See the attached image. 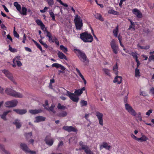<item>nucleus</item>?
<instances>
[{
    "label": "nucleus",
    "instance_id": "obj_51",
    "mask_svg": "<svg viewBox=\"0 0 154 154\" xmlns=\"http://www.w3.org/2000/svg\"><path fill=\"white\" fill-rule=\"evenodd\" d=\"M152 112V109H149L147 112L146 113V114L149 116L150 114Z\"/></svg>",
    "mask_w": 154,
    "mask_h": 154
},
{
    "label": "nucleus",
    "instance_id": "obj_32",
    "mask_svg": "<svg viewBox=\"0 0 154 154\" xmlns=\"http://www.w3.org/2000/svg\"><path fill=\"white\" fill-rule=\"evenodd\" d=\"M103 71L104 72V73L108 76H110V70L106 68L103 69Z\"/></svg>",
    "mask_w": 154,
    "mask_h": 154
},
{
    "label": "nucleus",
    "instance_id": "obj_52",
    "mask_svg": "<svg viewBox=\"0 0 154 154\" xmlns=\"http://www.w3.org/2000/svg\"><path fill=\"white\" fill-rule=\"evenodd\" d=\"M15 63H16L17 65L19 67L21 66L22 65V63L19 60H16Z\"/></svg>",
    "mask_w": 154,
    "mask_h": 154
},
{
    "label": "nucleus",
    "instance_id": "obj_20",
    "mask_svg": "<svg viewBox=\"0 0 154 154\" xmlns=\"http://www.w3.org/2000/svg\"><path fill=\"white\" fill-rule=\"evenodd\" d=\"M122 81V77L117 75L115 77L114 79L113 80V82L114 83L117 82L118 84H120L121 83Z\"/></svg>",
    "mask_w": 154,
    "mask_h": 154
},
{
    "label": "nucleus",
    "instance_id": "obj_6",
    "mask_svg": "<svg viewBox=\"0 0 154 154\" xmlns=\"http://www.w3.org/2000/svg\"><path fill=\"white\" fill-rule=\"evenodd\" d=\"M79 145L81 148L79 149H76V150H81L82 149L84 150L85 152L87 154H94L93 152L90 150L88 146L87 145H85L81 141L79 143Z\"/></svg>",
    "mask_w": 154,
    "mask_h": 154
},
{
    "label": "nucleus",
    "instance_id": "obj_4",
    "mask_svg": "<svg viewBox=\"0 0 154 154\" xmlns=\"http://www.w3.org/2000/svg\"><path fill=\"white\" fill-rule=\"evenodd\" d=\"M5 92L7 94L16 98H22L23 97V95L21 93L17 92L10 88H7Z\"/></svg>",
    "mask_w": 154,
    "mask_h": 154
},
{
    "label": "nucleus",
    "instance_id": "obj_10",
    "mask_svg": "<svg viewBox=\"0 0 154 154\" xmlns=\"http://www.w3.org/2000/svg\"><path fill=\"white\" fill-rule=\"evenodd\" d=\"M18 101L16 100H13L11 101H7L5 103V106L10 108L16 106L17 103Z\"/></svg>",
    "mask_w": 154,
    "mask_h": 154
},
{
    "label": "nucleus",
    "instance_id": "obj_57",
    "mask_svg": "<svg viewBox=\"0 0 154 154\" xmlns=\"http://www.w3.org/2000/svg\"><path fill=\"white\" fill-rule=\"evenodd\" d=\"M131 29H133L134 30H135V26H132L130 25L129 28H128V30H130Z\"/></svg>",
    "mask_w": 154,
    "mask_h": 154
},
{
    "label": "nucleus",
    "instance_id": "obj_45",
    "mask_svg": "<svg viewBox=\"0 0 154 154\" xmlns=\"http://www.w3.org/2000/svg\"><path fill=\"white\" fill-rule=\"evenodd\" d=\"M59 115L60 116L64 117L67 115V113L65 111H63L62 112L60 113Z\"/></svg>",
    "mask_w": 154,
    "mask_h": 154
},
{
    "label": "nucleus",
    "instance_id": "obj_7",
    "mask_svg": "<svg viewBox=\"0 0 154 154\" xmlns=\"http://www.w3.org/2000/svg\"><path fill=\"white\" fill-rule=\"evenodd\" d=\"M14 5L21 14L24 15H25L26 14L27 9L26 8L22 7L21 10L20 5L17 2H15Z\"/></svg>",
    "mask_w": 154,
    "mask_h": 154
},
{
    "label": "nucleus",
    "instance_id": "obj_36",
    "mask_svg": "<svg viewBox=\"0 0 154 154\" xmlns=\"http://www.w3.org/2000/svg\"><path fill=\"white\" fill-rule=\"evenodd\" d=\"M130 55L133 56L134 58L135 59V60L138 59V54L136 53L132 52L131 53H129Z\"/></svg>",
    "mask_w": 154,
    "mask_h": 154
},
{
    "label": "nucleus",
    "instance_id": "obj_43",
    "mask_svg": "<svg viewBox=\"0 0 154 154\" xmlns=\"http://www.w3.org/2000/svg\"><path fill=\"white\" fill-rule=\"evenodd\" d=\"M54 41L57 45H59V42L57 38L54 36Z\"/></svg>",
    "mask_w": 154,
    "mask_h": 154
},
{
    "label": "nucleus",
    "instance_id": "obj_60",
    "mask_svg": "<svg viewBox=\"0 0 154 154\" xmlns=\"http://www.w3.org/2000/svg\"><path fill=\"white\" fill-rule=\"evenodd\" d=\"M128 96H127L125 97V98L124 99V103H127L128 101Z\"/></svg>",
    "mask_w": 154,
    "mask_h": 154
},
{
    "label": "nucleus",
    "instance_id": "obj_9",
    "mask_svg": "<svg viewBox=\"0 0 154 154\" xmlns=\"http://www.w3.org/2000/svg\"><path fill=\"white\" fill-rule=\"evenodd\" d=\"M110 46L112 50L113 53L117 54L119 51V47L115 43V41L114 39L112 40L110 42Z\"/></svg>",
    "mask_w": 154,
    "mask_h": 154
},
{
    "label": "nucleus",
    "instance_id": "obj_18",
    "mask_svg": "<svg viewBox=\"0 0 154 154\" xmlns=\"http://www.w3.org/2000/svg\"><path fill=\"white\" fill-rule=\"evenodd\" d=\"M52 67H55L57 68H60L62 71H64L65 69V68L63 66L58 63H55L53 64L52 65Z\"/></svg>",
    "mask_w": 154,
    "mask_h": 154
},
{
    "label": "nucleus",
    "instance_id": "obj_63",
    "mask_svg": "<svg viewBox=\"0 0 154 154\" xmlns=\"http://www.w3.org/2000/svg\"><path fill=\"white\" fill-rule=\"evenodd\" d=\"M34 141V140L33 139H31L29 141L28 143L29 144H32L33 145Z\"/></svg>",
    "mask_w": 154,
    "mask_h": 154
},
{
    "label": "nucleus",
    "instance_id": "obj_46",
    "mask_svg": "<svg viewBox=\"0 0 154 154\" xmlns=\"http://www.w3.org/2000/svg\"><path fill=\"white\" fill-rule=\"evenodd\" d=\"M9 50L11 52H15L17 51V50L15 48H13L10 45L9 46Z\"/></svg>",
    "mask_w": 154,
    "mask_h": 154
},
{
    "label": "nucleus",
    "instance_id": "obj_50",
    "mask_svg": "<svg viewBox=\"0 0 154 154\" xmlns=\"http://www.w3.org/2000/svg\"><path fill=\"white\" fill-rule=\"evenodd\" d=\"M148 60L149 62H151L152 60H154V55H152L150 56L148 59Z\"/></svg>",
    "mask_w": 154,
    "mask_h": 154
},
{
    "label": "nucleus",
    "instance_id": "obj_27",
    "mask_svg": "<svg viewBox=\"0 0 154 154\" xmlns=\"http://www.w3.org/2000/svg\"><path fill=\"white\" fill-rule=\"evenodd\" d=\"M113 72H114L115 74L116 75H118V66L117 65V63H116V64L113 67Z\"/></svg>",
    "mask_w": 154,
    "mask_h": 154
},
{
    "label": "nucleus",
    "instance_id": "obj_5",
    "mask_svg": "<svg viewBox=\"0 0 154 154\" xmlns=\"http://www.w3.org/2000/svg\"><path fill=\"white\" fill-rule=\"evenodd\" d=\"M76 28L77 30H81L83 26L82 20L78 15H76L74 20Z\"/></svg>",
    "mask_w": 154,
    "mask_h": 154
},
{
    "label": "nucleus",
    "instance_id": "obj_54",
    "mask_svg": "<svg viewBox=\"0 0 154 154\" xmlns=\"http://www.w3.org/2000/svg\"><path fill=\"white\" fill-rule=\"evenodd\" d=\"M45 118L43 116H39V122L45 120Z\"/></svg>",
    "mask_w": 154,
    "mask_h": 154
},
{
    "label": "nucleus",
    "instance_id": "obj_64",
    "mask_svg": "<svg viewBox=\"0 0 154 154\" xmlns=\"http://www.w3.org/2000/svg\"><path fill=\"white\" fill-rule=\"evenodd\" d=\"M7 38L9 39L11 42L12 41V38L11 37V36L9 35H7Z\"/></svg>",
    "mask_w": 154,
    "mask_h": 154
},
{
    "label": "nucleus",
    "instance_id": "obj_38",
    "mask_svg": "<svg viewBox=\"0 0 154 154\" xmlns=\"http://www.w3.org/2000/svg\"><path fill=\"white\" fill-rule=\"evenodd\" d=\"M13 124L16 125H21L22 124L20 122V120L16 119L15 120Z\"/></svg>",
    "mask_w": 154,
    "mask_h": 154
},
{
    "label": "nucleus",
    "instance_id": "obj_8",
    "mask_svg": "<svg viewBox=\"0 0 154 154\" xmlns=\"http://www.w3.org/2000/svg\"><path fill=\"white\" fill-rule=\"evenodd\" d=\"M20 148L26 153H29L31 154L35 153V151L31 150L28 148L26 144L24 143H21L20 145Z\"/></svg>",
    "mask_w": 154,
    "mask_h": 154
},
{
    "label": "nucleus",
    "instance_id": "obj_1",
    "mask_svg": "<svg viewBox=\"0 0 154 154\" xmlns=\"http://www.w3.org/2000/svg\"><path fill=\"white\" fill-rule=\"evenodd\" d=\"M85 90V87H83L81 89H75L74 93H72L67 90V93L66 94V95L68 96L72 101L77 103L79 100V98L78 96L82 94L83 93V91Z\"/></svg>",
    "mask_w": 154,
    "mask_h": 154
},
{
    "label": "nucleus",
    "instance_id": "obj_14",
    "mask_svg": "<svg viewBox=\"0 0 154 154\" xmlns=\"http://www.w3.org/2000/svg\"><path fill=\"white\" fill-rule=\"evenodd\" d=\"M132 12L138 18H140L142 17V13L137 8H134L132 11Z\"/></svg>",
    "mask_w": 154,
    "mask_h": 154
},
{
    "label": "nucleus",
    "instance_id": "obj_40",
    "mask_svg": "<svg viewBox=\"0 0 154 154\" xmlns=\"http://www.w3.org/2000/svg\"><path fill=\"white\" fill-rule=\"evenodd\" d=\"M139 70L136 68L135 70V76L136 77L140 76Z\"/></svg>",
    "mask_w": 154,
    "mask_h": 154
},
{
    "label": "nucleus",
    "instance_id": "obj_15",
    "mask_svg": "<svg viewBox=\"0 0 154 154\" xmlns=\"http://www.w3.org/2000/svg\"><path fill=\"white\" fill-rule=\"evenodd\" d=\"M63 128L65 130L69 132L72 131L76 132L77 131L76 129L72 126H65L63 127Z\"/></svg>",
    "mask_w": 154,
    "mask_h": 154
},
{
    "label": "nucleus",
    "instance_id": "obj_33",
    "mask_svg": "<svg viewBox=\"0 0 154 154\" xmlns=\"http://www.w3.org/2000/svg\"><path fill=\"white\" fill-rule=\"evenodd\" d=\"M43 106L45 107V109L51 111H52L53 110L54 108V106L53 105H52L49 108H48V107H45V106L44 104H43Z\"/></svg>",
    "mask_w": 154,
    "mask_h": 154
},
{
    "label": "nucleus",
    "instance_id": "obj_11",
    "mask_svg": "<svg viewBox=\"0 0 154 154\" xmlns=\"http://www.w3.org/2000/svg\"><path fill=\"white\" fill-rule=\"evenodd\" d=\"M125 106L126 109L129 113L133 116L135 115L136 112L129 104L128 103H125Z\"/></svg>",
    "mask_w": 154,
    "mask_h": 154
},
{
    "label": "nucleus",
    "instance_id": "obj_17",
    "mask_svg": "<svg viewBox=\"0 0 154 154\" xmlns=\"http://www.w3.org/2000/svg\"><path fill=\"white\" fill-rule=\"evenodd\" d=\"M110 145L109 143L106 142H103L102 144L100 146V148L102 149L104 148L106 149L109 150L110 148Z\"/></svg>",
    "mask_w": 154,
    "mask_h": 154
},
{
    "label": "nucleus",
    "instance_id": "obj_59",
    "mask_svg": "<svg viewBox=\"0 0 154 154\" xmlns=\"http://www.w3.org/2000/svg\"><path fill=\"white\" fill-rule=\"evenodd\" d=\"M75 69H76V70L77 72V73L80 76L81 75H82V74L80 72V70L78 68H76Z\"/></svg>",
    "mask_w": 154,
    "mask_h": 154
},
{
    "label": "nucleus",
    "instance_id": "obj_29",
    "mask_svg": "<svg viewBox=\"0 0 154 154\" xmlns=\"http://www.w3.org/2000/svg\"><path fill=\"white\" fill-rule=\"evenodd\" d=\"M11 112L10 110L8 111L4 112L3 114L1 116V118L4 120H6V116L7 114Z\"/></svg>",
    "mask_w": 154,
    "mask_h": 154
},
{
    "label": "nucleus",
    "instance_id": "obj_13",
    "mask_svg": "<svg viewBox=\"0 0 154 154\" xmlns=\"http://www.w3.org/2000/svg\"><path fill=\"white\" fill-rule=\"evenodd\" d=\"M2 72L5 74V76L7 77L10 80L14 82V78L12 75V74L10 73L8 70L4 69L3 70Z\"/></svg>",
    "mask_w": 154,
    "mask_h": 154
},
{
    "label": "nucleus",
    "instance_id": "obj_23",
    "mask_svg": "<svg viewBox=\"0 0 154 154\" xmlns=\"http://www.w3.org/2000/svg\"><path fill=\"white\" fill-rule=\"evenodd\" d=\"M108 13L109 14L116 15H118L119 14V12L115 11L113 9H110L108 11Z\"/></svg>",
    "mask_w": 154,
    "mask_h": 154
},
{
    "label": "nucleus",
    "instance_id": "obj_34",
    "mask_svg": "<svg viewBox=\"0 0 154 154\" xmlns=\"http://www.w3.org/2000/svg\"><path fill=\"white\" fill-rule=\"evenodd\" d=\"M50 16L52 18V20L54 21H55L56 20L55 18V15L52 10H50L49 12Z\"/></svg>",
    "mask_w": 154,
    "mask_h": 154
},
{
    "label": "nucleus",
    "instance_id": "obj_53",
    "mask_svg": "<svg viewBox=\"0 0 154 154\" xmlns=\"http://www.w3.org/2000/svg\"><path fill=\"white\" fill-rule=\"evenodd\" d=\"M131 135L132 138H133L134 139L138 141L139 138L137 137L133 134H131Z\"/></svg>",
    "mask_w": 154,
    "mask_h": 154
},
{
    "label": "nucleus",
    "instance_id": "obj_2",
    "mask_svg": "<svg viewBox=\"0 0 154 154\" xmlns=\"http://www.w3.org/2000/svg\"><path fill=\"white\" fill-rule=\"evenodd\" d=\"M74 51L80 60L83 63L84 65H88L89 60L85 53L83 51L77 49H74Z\"/></svg>",
    "mask_w": 154,
    "mask_h": 154
},
{
    "label": "nucleus",
    "instance_id": "obj_39",
    "mask_svg": "<svg viewBox=\"0 0 154 154\" xmlns=\"http://www.w3.org/2000/svg\"><path fill=\"white\" fill-rule=\"evenodd\" d=\"M46 2L49 6H52L54 4V0H47Z\"/></svg>",
    "mask_w": 154,
    "mask_h": 154
},
{
    "label": "nucleus",
    "instance_id": "obj_3",
    "mask_svg": "<svg viewBox=\"0 0 154 154\" xmlns=\"http://www.w3.org/2000/svg\"><path fill=\"white\" fill-rule=\"evenodd\" d=\"M80 38L85 42H91L93 40L92 35L90 34H88L87 32L81 34Z\"/></svg>",
    "mask_w": 154,
    "mask_h": 154
},
{
    "label": "nucleus",
    "instance_id": "obj_24",
    "mask_svg": "<svg viewBox=\"0 0 154 154\" xmlns=\"http://www.w3.org/2000/svg\"><path fill=\"white\" fill-rule=\"evenodd\" d=\"M148 140V138L146 136L143 135L141 137L138 139V141L140 142L146 141Z\"/></svg>",
    "mask_w": 154,
    "mask_h": 154
},
{
    "label": "nucleus",
    "instance_id": "obj_49",
    "mask_svg": "<svg viewBox=\"0 0 154 154\" xmlns=\"http://www.w3.org/2000/svg\"><path fill=\"white\" fill-rule=\"evenodd\" d=\"M45 32L46 33L47 36L50 38V36L52 35L51 33L49 32L47 29H46Z\"/></svg>",
    "mask_w": 154,
    "mask_h": 154
},
{
    "label": "nucleus",
    "instance_id": "obj_56",
    "mask_svg": "<svg viewBox=\"0 0 154 154\" xmlns=\"http://www.w3.org/2000/svg\"><path fill=\"white\" fill-rule=\"evenodd\" d=\"M125 0H121L119 4V6L121 8L122 7V4L123 2H125Z\"/></svg>",
    "mask_w": 154,
    "mask_h": 154
},
{
    "label": "nucleus",
    "instance_id": "obj_37",
    "mask_svg": "<svg viewBox=\"0 0 154 154\" xmlns=\"http://www.w3.org/2000/svg\"><path fill=\"white\" fill-rule=\"evenodd\" d=\"M39 42L42 46H44L45 48H48V46L47 44L43 42L42 40H39Z\"/></svg>",
    "mask_w": 154,
    "mask_h": 154
},
{
    "label": "nucleus",
    "instance_id": "obj_55",
    "mask_svg": "<svg viewBox=\"0 0 154 154\" xmlns=\"http://www.w3.org/2000/svg\"><path fill=\"white\" fill-rule=\"evenodd\" d=\"M49 38V42H54V37H53L52 35L50 36V38Z\"/></svg>",
    "mask_w": 154,
    "mask_h": 154
},
{
    "label": "nucleus",
    "instance_id": "obj_47",
    "mask_svg": "<svg viewBox=\"0 0 154 154\" xmlns=\"http://www.w3.org/2000/svg\"><path fill=\"white\" fill-rule=\"evenodd\" d=\"M25 136L27 139L30 138L32 136V134L31 133H29L25 134Z\"/></svg>",
    "mask_w": 154,
    "mask_h": 154
},
{
    "label": "nucleus",
    "instance_id": "obj_48",
    "mask_svg": "<svg viewBox=\"0 0 154 154\" xmlns=\"http://www.w3.org/2000/svg\"><path fill=\"white\" fill-rule=\"evenodd\" d=\"M14 37H16L17 38H19V35L15 30H14Z\"/></svg>",
    "mask_w": 154,
    "mask_h": 154
},
{
    "label": "nucleus",
    "instance_id": "obj_25",
    "mask_svg": "<svg viewBox=\"0 0 154 154\" xmlns=\"http://www.w3.org/2000/svg\"><path fill=\"white\" fill-rule=\"evenodd\" d=\"M39 26L41 27L42 30L44 32H45L46 29H47L45 27V26L43 24L42 21L39 20Z\"/></svg>",
    "mask_w": 154,
    "mask_h": 154
},
{
    "label": "nucleus",
    "instance_id": "obj_19",
    "mask_svg": "<svg viewBox=\"0 0 154 154\" xmlns=\"http://www.w3.org/2000/svg\"><path fill=\"white\" fill-rule=\"evenodd\" d=\"M45 141L46 143L49 146H51L53 143V139H51L49 136L47 137Z\"/></svg>",
    "mask_w": 154,
    "mask_h": 154
},
{
    "label": "nucleus",
    "instance_id": "obj_30",
    "mask_svg": "<svg viewBox=\"0 0 154 154\" xmlns=\"http://www.w3.org/2000/svg\"><path fill=\"white\" fill-rule=\"evenodd\" d=\"M60 49L65 53H66L68 51L67 48L65 47L63 45H60Z\"/></svg>",
    "mask_w": 154,
    "mask_h": 154
},
{
    "label": "nucleus",
    "instance_id": "obj_16",
    "mask_svg": "<svg viewBox=\"0 0 154 154\" xmlns=\"http://www.w3.org/2000/svg\"><path fill=\"white\" fill-rule=\"evenodd\" d=\"M13 111L15 112H16L17 113L19 114V115H23L26 113L27 112V110L26 109H13Z\"/></svg>",
    "mask_w": 154,
    "mask_h": 154
},
{
    "label": "nucleus",
    "instance_id": "obj_62",
    "mask_svg": "<svg viewBox=\"0 0 154 154\" xmlns=\"http://www.w3.org/2000/svg\"><path fill=\"white\" fill-rule=\"evenodd\" d=\"M2 6L3 7L5 10L7 12H9V11L8 10V9L6 7V6L5 5H2Z\"/></svg>",
    "mask_w": 154,
    "mask_h": 154
},
{
    "label": "nucleus",
    "instance_id": "obj_21",
    "mask_svg": "<svg viewBox=\"0 0 154 154\" xmlns=\"http://www.w3.org/2000/svg\"><path fill=\"white\" fill-rule=\"evenodd\" d=\"M58 57L60 59H64L66 60H67L68 59L66 57L62 52L59 51L57 53Z\"/></svg>",
    "mask_w": 154,
    "mask_h": 154
},
{
    "label": "nucleus",
    "instance_id": "obj_31",
    "mask_svg": "<svg viewBox=\"0 0 154 154\" xmlns=\"http://www.w3.org/2000/svg\"><path fill=\"white\" fill-rule=\"evenodd\" d=\"M95 17L97 19H98L101 21L104 20L103 18L102 17L101 15L99 14H97L95 15Z\"/></svg>",
    "mask_w": 154,
    "mask_h": 154
},
{
    "label": "nucleus",
    "instance_id": "obj_26",
    "mask_svg": "<svg viewBox=\"0 0 154 154\" xmlns=\"http://www.w3.org/2000/svg\"><path fill=\"white\" fill-rule=\"evenodd\" d=\"M113 32L114 36L116 37H117L119 32V26H118L116 27L115 29H113Z\"/></svg>",
    "mask_w": 154,
    "mask_h": 154
},
{
    "label": "nucleus",
    "instance_id": "obj_58",
    "mask_svg": "<svg viewBox=\"0 0 154 154\" xmlns=\"http://www.w3.org/2000/svg\"><path fill=\"white\" fill-rule=\"evenodd\" d=\"M135 60L136 62L137 63V68L140 65V63L138 59Z\"/></svg>",
    "mask_w": 154,
    "mask_h": 154
},
{
    "label": "nucleus",
    "instance_id": "obj_22",
    "mask_svg": "<svg viewBox=\"0 0 154 154\" xmlns=\"http://www.w3.org/2000/svg\"><path fill=\"white\" fill-rule=\"evenodd\" d=\"M133 116L135 117L137 121L141 122L142 121V117L141 116V113L140 112H139L137 113L136 112L135 115Z\"/></svg>",
    "mask_w": 154,
    "mask_h": 154
},
{
    "label": "nucleus",
    "instance_id": "obj_41",
    "mask_svg": "<svg viewBox=\"0 0 154 154\" xmlns=\"http://www.w3.org/2000/svg\"><path fill=\"white\" fill-rule=\"evenodd\" d=\"M57 108L60 109H64L66 108V106L63 105L62 106L60 103H59L58 104Z\"/></svg>",
    "mask_w": 154,
    "mask_h": 154
},
{
    "label": "nucleus",
    "instance_id": "obj_44",
    "mask_svg": "<svg viewBox=\"0 0 154 154\" xmlns=\"http://www.w3.org/2000/svg\"><path fill=\"white\" fill-rule=\"evenodd\" d=\"M0 148H1L2 149V150L4 152L5 154H11L7 150H5L4 149V147H3V146H1L0 147Z\"/></svg>",
    "mask_w": 154,
    "mask_h": 154
},
{
    "label": "nucleus",
    "instance_id": "obj_28",
    "mask_svg": "<svg viewBox=\"0 0 154 154\" xmlns=\"http://www.w3.org/2000/svg\"><path fill=\"white\" fill-rule=\"evenodd\" d=\"M29 112L32 115H35L38 113V109H30Z\"/></svg>",
    "mask_w": 154,
    "mask_h": 154
},
{
    "label": "nucleus",
    "instance_id": "obj_35",
    "mask_svg": "<svg viewBox=\"0 0 154 154\" xmlns=\"http://www.w3.org/2000/svg\"><path fill=\"white\" fill-rule=\"evenodd\" d=\"M81 107L86 106L87 105L88 103L87 101L84 100H82L80 102Z\"/></svg>",
    "mask_w": 154,
    "mask_h": 154
},
{
    "label": "nucleus",
    "instance_id": "obj_42",
    "mask_svg": "<svg viewBox=\"0 0 154 154\" xmlns=\"http://www.w3.org/2000/svg\"><path fill=\"white\" fill-rule=\"evenodd\" d=\"M21 57L20 56H16L13 60V62L14 63H15V61L16 60H19L20 59Z\"/></svg>",
    "mask_w": 154,
    "mask_h": 154
},
{
    "label": "nucleus",
    "instance_id": "obj_12",
    "mask_svg": "<svg viewBox=\"0 0 154 154\" xmlns=\"http://www.w3.org/2000/svg\"><path fill=\"white\" fill-rule=\"evenodd\" d=\"M95 115L99 120L100 124V125H103V114L99 111H97L95 112Z\"/></svg>",
    "mask_w": 154,
    "mask_h": 154
},
{
    "label": "nucleus",
    "instance_id": "obj_61",
    "mask_svg": "<svg viewBox=\"0 0 154 154\" xmlns=\"http://www.w3.org/2000/svg\"><path fill=\"white\" fill-rule=\"evenodd\" d=\"M117 37L118 38L119 42H121V41L122 39V36H120V35H119Z\"/></svg>",
    "mask_w": 154,
    "mask_h": 154
}]
</instances>
